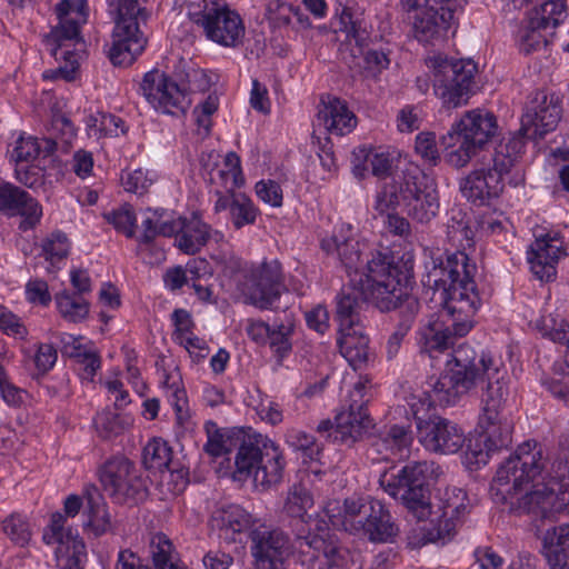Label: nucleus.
I'll return each mask as SVG.
<instances>
[{"label":"nucleus","mask_w":569,"mask_h":569,"mask_svg":"<svg viewBox=\"0 0 569 569\" xmlns=\"http://www.w3.org/2000/svg\"><path fill=\"white\" fill-rule=\"evenodd\" d=\"M446 369L420 393L409 401L417 421L418 439L426 450L440 455L458 452L466 442L465 431L442 417L425 419V412L437 406L455 405L462 396L480 392L481 413L478 428L481 433L466 450L469 465H487L490 455L512 442L513 423L503 413L508 387V371L500 357L490 352L477 353L462 345L451 352Z\"/></svg>","instance_id":"1"},{"label":"nucleus","mask_w":569,"mask_h":569,"mask_svg":"<svg viewBox=\"0 0 569 569\" xmlns=\"http://www.w3.org/2000/svg\"><path fill=\"white\" fill-rule=\"evenodd\" d=\"M543 467L537 441L518 446L496 472L490 487L493 500L530 516L532 521L551 519L566 508L569 512V453L561 452L552 462L548 481L542 477Z\"/></svg>","instance_id":"2"},{"label":"nucleus","mask_w":569,"mask_h":569,"mask_svg":"<svg viewBox=\"0 0 569 569\" xmlns=\"http://www.w3.org/2000/svg\"><path fill=\"white\" fill-rule=\"evenodd\" d=\"M426 269L427 284L439 293L442 310L419 328L418 343L422 352L435 357L470 331L482 298L473 279L477 266L465 253L458 251L446 253V258H431Z\"/></svg>","instance_id":"3"},{"label":"nucleus","mask_w":569,"mask_h":569,"mask_svg":"<svg viewBox=\"0 0 569 569\" xmlns=\"http://www.w3.org/2000/svg\"><path fill=\"white\" fill-rule=\"evenodd\" d=\"M402 207V211L415 222L428 224L440 209L436 182L413 162L398 169L388 181H383L376 196L375 209L385 213Z\"/></svg>","instance_id":"4"},{"label":"nucleus","mask_w":569,"mask_h":569,"mask_svg":"<svg viewBox=\"0 0 569 569\" xmlns=\"http://www.w3.org/2000/svg\"><path fill=\"white\" fill-rule=\"evenodd\" d=\"M350 0H336V17L339 19V31L345 33L340 44V58L355 74L376 76L390 64L388 53L368 49L370 30L368 23L350 6Z\"/></svg>","instance_id":"5"},{"label":"nucleus","mask_w":569,"mask_h":569,"mask_svg":"<svg viewBox=\"0 0 569 569\" xmlns=\"http://www.w3.org/2000/svg\"><path fill=\"white\" fill-rule=\"evenodd\" d=\"M442 475L441 467L435 461H411L401 468H391L380 476L379 483L392 498L402 505L419 520L431 516L430 483Z\"/></svg>","instance_id":"6"},{"label":"nucleus","mask_w":569,"mask_h":569,"mask_svg":"<svg viewBox=\"0 0 569 569\" xmlns=\"http://www.w3.org/2000/svg\"><path fill=\"white\" fill-rule=\"evenodd\" d=\"M526 141L520 136L503 137L495 148L492 164L472 170L460 181L461 194L477 206L489 204L503 192L506 178L521 158Z\"/></svg>","instance_id":"7"},{"label":"nucleus","mask_w":569,"mask_h":569,"mask_svg":"<svg viewBox=\"0 0 569 569\" xmlns=\"http://www.w3.org/2000/svg\"><path fill=\"white\" fill-rule=\"evenodd\" d=\"M58 24L43 38L47 50L56 60L66 66L43 73L44 79L71 81L78 68V54L69 49L71 43L81 41L80 27L87 21V0H61L56 6Z\"/></svg>","instance_id":"8"},{"label":"nucleus","mask_w":569,"mask_h":569,"mask_svg":"<svg viewBox=\"0 0 569 569\" xmlns=\"http://www.w3.org/2000/svg\"><path fill=\"white\" fill-rule=\"evenodd\" d=\"M497 117L485 109L466 111L442 137L447 150L446 161L453 168L466 167L498 132Z\"/></svg>","instance_id":"9"},{"label":"nucleus","mask_w":569,"mask_h":569,"mask_svg":"<svg viewBox=\"0 0 569 569\" xmlns=\"http://www.w3.org/2000/svg\"><path fill=\"white\" fill-rule=\"evenodd\" d=\"M146 0H108L110 11L116 14L109 59L114 66H130L144 50L147 39L140 31L149 12L142 3Z\"/></svg>","instance_id":"10"},{"label":"nucleus","mask_w":569,"mask_h":569,"mask_svg":"<svg viewBox=\"0 0 569 569\" xmlns=\"http://www.w3.org/2000/svg\"><path fill=\"white\" fill-rule=\"evenodd\" d=\"M279 446L261 435L243 439L234 457L237 479L252 477L256 485L268 487L279 483L284 469Z\"/></svg>","instance_id":"11"},{"label":"nucleus","mask_w":569,"mask_h":569,"mask_svg":"<svg viewBox=\"0 0 569 569\" xmlns=\"http://www.w3.org/2000/svg\"><path fill=\"white\" fill-rule=\"evenodd\" d=\"M362 277L365 292L380 311H390L401 297V287L407 284L408 274L396 261L389 249L372 251L366 263V271L355 272L352 278Z\"/></svg>","instance_id":"12"},{"label":"nucleus","mask_w":569,"mask_h":569,"mask_svg":"<svg viewBox=\"0 0 569 569\" xmlns=\"http://www.w3.org/2000/svg\"><path fill=\"white\" fill-rule=\"evenodd\" d=\"M433 73V91L447 108L468 102L472 94L476 63L470 59H455L437 54L426 59Z\"/></svg>","instance_id":"13"},{"label":"nucleus","mask_w":569,"mask_h":569,"mask_svg":"<svg viewBox=\"0 0 569 569\" xmlns=\"http://www.w3.org/2000/svg\"><path fill=\"white\" fill-rule=\"evenodd\" d=\"M188 16L203 28L210 40L219 44L234 47L244 34L240 16L219 1L201 0V3L191 4Z\"/></svg>","instance_id":"14"},{"label":"nucleus","mask_w":569,"mask_h":569,"mask_svg":"<svg viewBox=\"0 0 569 569\" xmlns=\"http://www.w3.org/2000/svg\"><path fill=\"white\" fill-rule=\"evenodd\" d=\"M104 490L118 503L137 502L147 496V485L136 465L124 456H113L99 470Z\"/></svg>","instance_id":"15"},{"label":"nucleus","mask_w":569,"mask_h":569,"mask_svg":"<svg viewBox=\"0 0 569 569\" xmlns=\"http://www.w3.org/2000/svg\"><path fill=\"white\" fill-rule=\"evenodd\" d=\"M565 0H549L531 11L520 30L519 49L530 54L545 49L553 39L556 28L566 19Z\"/></svg>","instance_id":"16"},{"label":"nucleus","mask_w":569,"mask_h":569,"mask_svg":"<svg viewBox=\"0 0 569 569\" xmlns=\"http://www.w3.org/2000/svg\"><path fill=\"white\" fill-rule=\"evenodd\" d=\"M249 539L254 569H277L293 552L289 533L266 521L256 523L249 532Z\"/></svg>","instance_id":"17"},{"label":"nucleus","mask_w":569,"mask_h":569,"mask_svg":"<svg viewBox=\"0 0 569 569\" xmlns=\"http://www.w3.org/2000/svg\"><path fill=\"white\" fill-rule=\"evenodd\" d=\"M283 290L284 274L277 259L252 267L243 283L246 301L261 310L272 309Z\"/></svg>","instance_id":"18"},{"label":"nucleus","mask_w":569,"mask_h":569,"mask_svg":"<svg viewBox=\"0 0 569 569\" xmlns=\"http://www.w3.org/2000/svg\"><path fill=\"white\" fill-rule=\"evenodd\" d=\"M140 90L146 100L162 113L180 116L191 104L186 87L178 84L159 69L144 73Z\"/></svg>","instance_id":"19"},{"label":"nucleus","mask_w":569,"mask_h":569,"mask_svg":"<svg viewBox=\"0 0 569 569\" xmlns=\"http://www.w3.org/2000/svg\"><path fill=\"white\" fill-rule=\"evenodd\" d=\"M561 118L559 98L545 90L536 91L526 106L521 118V128L513 134L532 140L543 139L553 131Z\"/></svg>","instance_id":"20"},{"label":"nucleus","mask_w":569,"mask_h":569,"mask_svg":"<svg viewBox=\"0 0 569 569\" xmlns=\"http://www.w3.org/2000/svg\"><path fill=\"white\" fill-rule=\"evenodd\" d=\"M372 426V420L368 413L365 402L352 400L348 410L339 412L335 422L322 420L317 427V431L332 442L353 443Z\"/></svg>","instance_id":"21"},{"label":"nucleus","mask_w":569,"mask_h":569,"mask_svg":"<svg viewBox=\"0 0 569 569\" xmlns=\"http://www.w3.org/2000/svg\"><path fill=\"white\" fill-rule=\"evenodd\" d=\"M527 251L531 271L541 281H550L557 274L559 260L567 256L559 232H543L535 236Z\"/></svg>","instance_id":"22"},{"label":"nucleus","mask_w":569,"mask_h":569,"mask_svg":"<svg viewBox=\"0 0 569 569\" xmlns=\"http://www.w3.org/2000/svg\"><path fill=\"white\" fill-rule=\"evenodd\" d=\"M149 552L154 569H187L180 563L171 540L162 532L152 535ZM114 569H151L133 551L123 549L118 552Z\"/></svg>","instance_id":"23"},{"label":"nucleus","mask_w":569,"mask_h":569,"mask_svg":"<svg viewBox=\"0 0 569 569\" xmlns=\"http://www.w3.org/2000/svg\"><path fill=\"white\" fill-rule=\"evenodd\" d=\"M375 500L371 497H351L345 499L342 506L338 500L328 501L323 511L333 527L351 535H360L366 528Z\"/></svg>","instance_id":"24"},{"label":"nucleus","mask_w":569,"mask_h":569,"mask_svg":"<svg viewBox=\"0 0 569 569\" xmlns=\"http://www.w3.org/2000/svg\"><path fill=\"white\" fill-rule=\"evenodd\" d=\"M0 212L7 216H21L19 228L23 231L39 223L42 209L29 192L0 178Z\"/></svg>","instance_id":"25"},{"label":"nucleus","mask_w":569,"mask_h":569,"mask_svg":"<svg viewBox=\"0 0 569 569\" xmlns=\"http://www.w3.org/2000/svg\"><path fill=\"white\" fill-rule=\"evenodd\" d=\"M179 223L174 220L164 219L158 210H148L141 222L142 231L137 237L139 251L147 252L144 260L150 264L160 263L166 259V252L154 246L159 236L171 237L178 231Z\"/></svg>","instance_id":"26"},{"label":"nucleus","mask_w":569,"mask_h":569,"mask_svg":"<svg viewBox=\"0 0 569 569\" xmlns=\"http://www.w3.org/2000/svg\"><path fill=\"white\" fill-rule=\"evenodd\" d=\"M467 493L457 487H447L440 496L439 509L441 515L438 517L435 529L438 538L450 537L461 518L468 512Z\"/></svg>","instance_id":"27"},{"label":"nucleus","mask_w":569,"mask_h":569,"mask_svg":"<svg viewBox=\"0 0 569 569\" xmlns=\"http://www.w3.org/2000/svg\"><path fill=\"white\" fill-rule=\"evenodd\" d=\"M370 301L371 298L365 292L362 277L359 279L350 278V282L345 284L336 297V319L339 322V329L349 330L356 323H362L359 316L361 302Z\"/></svg>","instance_id":"28"},{"label":"nucleus","mask_w":569,"mask_h":569,"mask_svg":"<svg viewBox=\"0 0 569 569\" xmlns=\"http://www.w3.org/2000/svg\"><path fill=\"white\" fill-rule=\"evenodd\" d=\"M321 249L328 254L337 253L341 263L350 272L355 270L358 272V267L361 260V250L359 242L352 237V229L350 226L341 224L336 227L330 237L321 240ZM350 278L352 277L349 273Z\"/></svg>","instance_id":"29"},{"label":"nucleus","mask_w":569,"mask_h":569,"mask_svg":"<svg viewBox=\"0 0 569 569\" xmlns=\"http://www.w3.org/2000/svg\"><path fill=\"white\" fill-rule=\"evenodd\" d=\"M142 463L149 470L170 472V477L177 485L184 488L188 483V470L184 468H176L172 461V449L167 441L161 438H153L143 448Z\"/></svg>","instance_id":"30"},{"label":"nucleus","mask_w":569,"mask_h":569,"mask_svg":"<svg viewBox=\"0 0 569 569\" xmlns=\"http://www.w3.org/2000/svg\"><path fill=\"white\" fill-rule=\"evenodd\" d=\"M452 11L448 7L438 9L429 7L416 13L413 21L415 37L419 42L429 43L443 38L450 27Z\"/></svg>","instance_id":"31"},{"label":"nucleus","mask_w":569,"mask_h":569,"mask_svg":"<svg viewBox=\"0 0 569 569\" xmlns=\"http://www.w3.org/2000/svg\"><path fill=\"white\" fill-rule=\"evenodd\" d=\"M83 498L86 501L84 526L94 537L111 532L113 529L112 518L100 490L94 485H87L83 488Z\"/></svg>","instance_id":"32"},{"label":"nucleus","mask_w":569,"mask_h":569,"mask_svg":"<svg viewBox=\"0 0 569 569\" xmlns=\"http://www.w3.org/2000/svg\"><path fill=\"white\" fill-rule=\"evenodd\" d=\"M340 353L353 369L362 368L369 360V338L365 333V326L356 323L348 329H339L337 340Z\"/></svg>","instance_id":"33"},{"label":"nucleus","mask_w":569,"mask_h":569,"mask_svg":"<svg viewBox=\"0 0 569 569\" xmlns=\"http://www.w3.org/2000/svg\"><path fill=\"white\" fill-rule=\"evenodd\" d=\"M318 120L330 134L340 137L350 133L357 126V118L349 110L347 102L336 97H329L327 102L323 101Z\"/></svg>","instance_id":"34"},{"label":"nucleus","mask_w":569,"mask_h":569,"mask_svg":"<svg viewBox=\"0 0 569 569\" xmlns=\"http://www.w3.org/2000/svg\"><path fill=\"white\" fill-rule=\"evenodd\" d=\"M216 194L218 199L214 203V211L229 210L230 220L236 229L256 222L258 208L244 193L223 194L221 191H216Z\"/></svg>","instance_id":"35"},{"label":"nucleus","mask_w":569,"mask_h":569,"mask_svg":"<svg viewBox=\"0 0 569 569\" xmlns=\"http://www.w3.org/2000/svg\"><path fill=\"white\" fill-rule=\"evenodd\" d=\"M541 545L550 569H569V523L548 529Z\"/></svg>","instance_id":"36"},{"label":"nucleus","mask_w":569,"mask_h":569,"mask_svg":"<svg viewBox=\"0 0 569 569\" xmlns=\"http://www.w3.org/2000/svg\"><path fill=\"white\" fill-rule=\"evenodd\" d=\"M370 517L360 535L367 537L372 542H392L398 536L399 528L392 519L390 511L385 503L376 499L369 511Z\"/></svg>","instance_id":"37"},{"label":"nucleus","mask_w":569,"mask_h":569,"mask_svg":"<svg viewBox=\"0 0 569 569\" xmlns=\"http://www.w3.org/2000/svg\"><path fill=\"white\" fill-rule=\"evenodd\" d=\"M176 222L179 223L174 233L177 247L187 254L199 252L210 238V226L198 217Z\"/></svg>","instance_id":"38"},{"label":"nucleus","mask_w":569,"mask_h":569,"mask_svg":"<svg viewBox=\"0 0 569 569\" xmlns=\"http://www.w3.org/2000/svg\"><path fill=\"white\" fill-rule=\"evenodd\" d=\"M48 133V138L42 141L44 143V157L58 150L68 152L77 136V129L68 117L57 113L51 119Z\"/></svg>","instance_id":"39"},{"label":"nucleus","mask_w":569,"mask_h":569,"mask_svg":"<svg viewBox=\"0 0 569 569\" xmlns=\"http://www.w3.org/2000/svg\"><path fill=\"white\" fill-rule=\"evenodd\" d=\"M446 227L448 240L458 248L455 252L460 251L468 257L465 250L475 244V231L468 213L459 208L451 209Z\"/></svg>","instance_id":"40"},{"label":"nucleus","mask_w":569,"mask_h":569,"mask_svg":"<svg viewBox=\"0 0 569 569\" xmlns=\"http://www.w3.org/2000/svg\"><path fill=\"white\" fill-rule=\"evenodd\" d=\"M413 441L412 431L409 427L393 425L381 432L372 442L379 453H391L402 457L409 452Z\"/></svg>","instance_id":"41"},{"label":"nucleus","mask_w":569,"mask_h":569,"mask_svg":"<svg viewBox=\"0 0 569 569\" xmlns=\"http://www.w3.org/2000/svg\"><path fill=\"white\" fill-rule=\"evenodd\" d=\"M213 521L220 531L226 536L231 533H240L246 530H252L256 523H261V519L253 518L251 513L238 505H231L222 509Z\"/></svg>","instance_id":"42"},{"label":"nucleus","mask_w":569,"mask_h":569,"mask_svg":"<svg viewBox=\"0 0 569 569\" xmlns=\"http://www.w3.org/2000/svg\"><path fill=\"white\" fill-rule=\"evenodd\" d=\"M86 129L90 138L119 137L127 132L124 121L111 113L97 112L86 118Z\"/></svg>","instance_id":"43"},{"label":"nucleus","mask_w":569,"mask_h":569,"mask_svg":"<svg viewBox=\"0 0 569 569\" xmlns=\"http://www.w3.org/2000/svg\"><path fill=\"white\" fill-rule=\"evenodd\" d=\"M133 423L132 416L112 410H103L94 418V426L103 439H112L123 433Z\"/></svg>","instance_id":"44"},{"label":"nucleus","mask_w":569,"mask_h":569,"mask_svg":"<svg viewBox=\"0 0 569 569\" xmlns=\"http://www.w3.org/2000/svg\"><path fill=\"white\" fill-rule=\"evenodd\" d=\"M80 538L72 533L71 528H66V516L60 511L53 512L49 523L42 532V541L48 546L57 545V547L70 546L73 540Z\"/></svg>","instance_id":"45"},{"label":"nucleus","mask_w":569,"mask_h":569,"mask_svg":"<svg viewBox=\"0 0 569 569\" xmlns=\"http://www.w3.org/2000/svg\"><path fill=\"white\" fill-rule=\"evenodd\" d=\"M2 531L11 542L19 547L29 545L32 538L31 523L27 516L13 512L2 521Z\"/></svg>","instance_id":"46"},{"label":"nucleus","mask_w":569,"mask_h":569,"mask_svg":"<svg viewBox=\"0 0 569 569\" xmlns=\"http://www.w3.org/2000/svg\"><path fill=\"white\" fill-rule=\"evenodd\" d=\"M70 240L60 230L52 231L41 242V254L51 266L64 260L70 251Z\"/></svg>","instance_id":"47"},{"label":"nucleus","mask_w":569,"mask_h":569,"mask_svg":"<svg viewBox=\"0 0 569 569\" xmlns=\"http://www.w3.org/2000/svg\"><path fill=\"white\" fill-rule=\"evenodd\" d=\"M61 316L71 322H79L89 312V303L77 293L62 292L56 297Z\"/></svg>","instance_id":"48"},{"label":"nucleus","mask_w":569,"mask_h":569,"mask_svg":"<svg viewBox=\"0 0 569 569\" xmlns=\"http://www.w3.org/2000/svg\"><path fill=\"white\" fill-rule=\"evenodd\" d=\"M286 442L293 449L301 451L305 458L310 460H318L322 446L318 443L312 435L307 433L303 430L291 428L287 430Z\"/></svg>","instance_id":"49"},{"label":"nucleus","mask_w":569,"mask_h":569,"mask_svg":"<svg viewBox=\"0 0 569 569\" xmlns=\"http://www.w3.org/2000/svg\"><path fill=\"white\" fill-rule=\"evenodd\" d=\"M54 555L57 566L60 569H84L87 551L86 545L81 539L73 540L67 547H57Z\"/></svg>","instance_id":"50"},{"label":"nucleus","mask_w":569,"mask_h":569,"mask_svg":"<svg viewBox=\"0 0 569 569\" xmlns=\"http://www.w3.org/2000/svg\"><path fill=\"white\" fill-rule=\"evenodd\" d=\"M313 506L310 492L302 486H293L286 498L283 510L292 518H303Z\"/></svg>","instance_id":"51"},{"label":"nucleus","mask_w":569,"mask_h":569,"mask_svg":"<svg viewBox=\"0 0 569 569\" xmlns=\"http://www.w3.org/2000/svg\"><path fill=\"white\" fill-rule=\"evenodd\" d=\"M156 181V173L142 168L124 171L121 174V183L126 191L143 196Z\"/></svg>","instance_id":"52"},{"label":"nucleus","mask_w":569,"mask_h":569,"mask_svg":"<svg viewBox=\"0 0 569 569\" xmlns=\"http://www.w3.org/2000/svg\"><path fill=\"white\" fill-rule=\"evenodd\" d=\"M44 154V144H40L37 138L20 136L10 153L16 164L29 163L36 160L39 154Z\"/></svg>","instance_id":"53"},{"label":"nucleus","mask_w":569,"mask_h":569,"mask_svg":"<svg viewBox=\"0 0 569 569\" xmlns=\"http://www.w3.org/2000/svg\"><path fill=\"white\" fill-rule=\"evenodd\" d=\"M406 286L401 287V297L395 303L390 310H398L399 322L397 326L407 327L408 330L411 329L415 319L420 310V302L417 297L409 295L406 291Z\"/></svg>","instance_id":"54"},{"label":"nucleus","mask_w":569,"mask_h":569,"mask_svg":"<svg viewBox=\"0 0 569 569\" xmlns=\"http://www.w3.org/2000/svg\"><path fill=\"white\" fill-rule=\"evenodd\" d=\"M104 218L116 230L122 232L127 238L136 237V214L130 204H124L119 209L104 214Z\"/></svg>","instance_id":"55"},{"label":"nucleus","mask_w":569,"mask_h":569,"mask_svg":"<svg viewBox=\"0 0 569 569\" xmlns=\"http://www.w3.org/2000/svg\"><path fill=\"white\" fill-rule=\"evenodd\" d=\"M415 151L430 167H436L440 162L435 132L422 131L418 133L415 140Z\"/></svg>","instance_id":"56"},{"label":"nucleus","mask_w":569,"mask_h":569,"mask_svg":"<svg viewBox=\"0 0 569 569\" xmlns=\"http://www.w3.org/2000/svg\"><path fill=\"white\" fill-rule=\"evenodd\" d=\"M264 18L272 28L286 27L290 23L293 6L283 0H264Z\"/></svg>","instance_id":"57"},{"label":"nucleus","mask_w":569,"mask_h":569,"mask_svg":"<svg viewBox=\"0 0 569 569\" xmlns=\"http://www.w3.org/2000/svg\"><path fill=\"white\" fill-rule=\"evenodd\" d=\"M293 330L291 322L274 323L271 326L267 342L273 352L279 357H284L291 350L290 336Z\"/></svg>","instance_id":"58"},{"label":"nucleus","mask_w":569,"mask_h":569,"mask_svg":"<svg viewBox=\"0 0 569 569\" xmlns=\"http://www.w3.org/2000/svg\"><path fill=\"white\" fill-rule=\"evenodd\" d=\"M169 379L170 378L166 381L168 386V397L174 408L177 422L182 426L190 418L187 392L179 382L172 381V383L169 385Z\"/></svg>","instance_id":"59"},{"label":"nucleus","mask_w":569,"mask_h":569,"mask_svg":"<svg viewBox=\"0 0 569 569\" xmlns=\"http://www.w3.org/2000/svg\"><path fill=\"white\" fill-rule=\"evenodd\" d=\"M58 339L62 356L76 361L93 346L91 342L82 343V337H74L70 333H59Z\"/></svg>","instance_id":"60"},{"label":"nucleus","mask_w":569,"mask_h":569,"mask_svg":"<svg viewBox=\"0 0 569 569\" xmlns=\"http://www.w3.org/2000/svg\"><path fill=\"white\" fill-rule=\"evenodd\" d=\"M359 153L370 164L373 176L385 178V181H388L395 174H391L392 161L388 154L378 152L367 153L365 149H360Z\"/></svg>","instance_id":"61"},{"label":"nucleus","mask_w":569,"mask_h":569,"mask_svg":"<svg viewBox=\"0 0 569 569\" xmlns=\"http://www.w3.org/2000/svg\"><path fill=\"white\" fill-rule=\"evenodd\" d=\"M256 193L260 200L272 206L281 207L283 200L282 189L279 183L273 180H261L256 183Z\"/></svg>","instance_id":"62"},{"label":"nucleus","mask_w":569,"mask_h":569,"mask_svg":"<svg viewBox=\"0 0 569 569\" xmlns=\"http://www.w3.org/2000/svg\"><path fill=\"white\" fill-rule=\"evenodd\" d=\"M77 363L80 366L81 379L93 381L97 371L101 367V359L98 351L92 346L77 360Z\"/></svg>","instance_id":"63"},{"label":"nucleus","mask_w":569,"mask_h":569,"mask_svg":"<svg viewBox=\"0 0 569 569\" xmlns=\"http://www.w3.org/2000/svg\"><path fill=\"white\" fill-rule=\"evenodd\" d=\"M171 320L174 326V339L178 341L191 333H193L194 322L191 313L186 309H174L171 315Z\"/></svg>","instance_id":"64"}]
</instances>
